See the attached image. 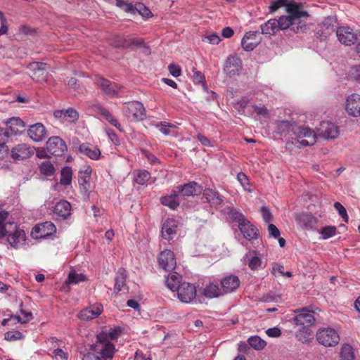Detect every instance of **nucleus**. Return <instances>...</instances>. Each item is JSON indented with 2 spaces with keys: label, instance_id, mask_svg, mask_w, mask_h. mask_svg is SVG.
<instances>
[{
  "label": "nucleus",
  "instance_id": "nucleus-64",
  "mask_svg": "<svg viewBox=\"0 0 360 360\" xmlns=\"http://www.w3.org/2000/svg\"><path fill=\"white\" fill-rule=\"evenodd\" d=\"M231 217L233 221L238 223V225L240 224L243 221L247 220L242 213L237 211H232L231 212Z\"/></svg>",
  "mask_w": 360,
  "mask_h": 360
},
{
  "label": "nucleus",
  "instance_id": "nucleus-32",
  "mask_svg": "<svg viewBox=\"0 0 360 360\" xmlns=\"http://www.w3.org/2000/svg\"><path fill=\"white\" fill-rule=\"evenodd\" d=\"M176 191H174L169 195L162 196L160 198V202L162 205L169 207L174 210L179 206V195Z\"/></svg>",
  "mask_w": 360,
  "mask_h": 360
},
{
  "label": "nucleus",
  "instance_id": "nucleus-57",
  "mask_svg": "<svg viewBox=\"0 0 360 360\" xmlns=\"http://www.w3.org/2000/svg\"><path fill=\"white\" fill-rule=\"evenodd\" d=\"M260 212L262 214V219L264 222L269 223L272 220L271 212H270L269 209L267 207H262L260 209Z\"/></svg>",
  "mask_w": 360,
  "mask_h": 360
},
{
  "label": "nucleus",
  "instance_id": "nucleus-28",
  "mask_svg": "<svg viewBox=\"0 0 360 360\" xmlns=\"http://www.w3.org/2000/svg\"><path fill=\"white\" fill-rule=\"evenodd\" d=\"M295 219L298 225L307 229H313L317 222L314 216L306 212L297 214Z\"/></svg>",
  "mask_w": 360,
  "mask_h": 360
},
{
  "label": "nucleus",
  "instance_id": "nucleus-53",
  "mask_svg": "<svg viewBox=\"0 0 360 360\" xmlns=\"http://www.w3.org/2000/svg\"><path fill=\"white\" fill-rule=\"evenodd\" d=\"M89 176H84L79 179V184L81 191L88 192L90 188Z\"/></svg>",
  "mask_w": 360,
  "mask_h": 360
},
{
  "label": "nucleus",
  "instance_id": "nucleus-35",
  "mask_svg": "<svg viewBox=\"0 0 360 360\" xmlns=\"http://www.w3.org/2000/svg\"><path fill=\"white\" fill-rule=\"evenodd\" d=\"M295 337L300 342H309L310 340L313 339V333L311 327L300 326L298 330L295 332Z\"/></svg>",
  "mask_w": 360,
  "mask_h": 360
},
{
  "label": "nucleus",
  "instance_id": "nucleus-37",
  "mask_svg": "<svg viewBox=\"0 0 360 360\" xmlns=\"http://www.w3.org/2000/svg\"><path fill=\"white\" fill-rule=\"evenodd\" d=\"M181 276L176 272L169 274L166 277V285L172 291H176L178 286L181 285Z\"/></svg>",
  "mask_w": 360,
  "mask_h": 360
},
{
  "label": "nucleus",
  "instance_id": "nucleus-21",
  "mask_svg": "<svg viewBox=\"0 0 360 360\" xmlns=\"http://www.w3.org/2000/svg\"><path fill=\"white\" fill-rule=\"evenodd\" d=\"M240 231L243 235L244 238L251 240L257 238L259 236V230L248 219L243 221L240 224L238 225Z\"/></svg>",
  "mask_w": 360,
  "mask_h": 360
},
{
  "label": "nucleus",
  "instance_id": "nucleus-54",
  "mask_svg": "<svg viewBox=\"0 0 360 360\" xmlns=\"http://www.w3.org/2000/svg\"><path fill=\"white\" fill-rule=\"evenodd\" d=\"M237 179L245 190L250 191L249 179L246 174L243 172L238 173L237 175Z\"/></svg>",
  "mask_w": 360,
  "mask_h": 360
},
{
  "label": "nucleus",
  "instance_id": "nucleus-13",
  "mask_svg": "<svg viewBox=\"0 0 360 360\" xmlns=\"http://www.w3.org/2000/svg\"><path fill=\"white\" fill-rule=\"evenodd\" d=\"M337 37L341 44L350 46L358 39V34L349 27H340L336 32Z\"/></svg>",
  "mask_w": 360,
  "mask_h": 360
},
{
  "label": "nucleus",
  "instance_id": "nucleus-55",
  "mask_svg": "<svg viewBox=\"0 0 360 360\" xmlns=\"http://www.w3.org/2000/svg\"><path fill=\"white\" fill-rule=\"evenodd\" d=\"M20 313L23 316V318H21L20 316H14L15 321L26 323L32 319V314L31 312H27L21 309Z\"/></svg>",
  "mask_w": 360,
  "mask_h": 360
},
{
  "label": "nucleus",
  "instance_id": "nucleus-44",
  "mask_svg": "<svg viewBox=\"0 0 360 360\" xmlns=\"http://www.w3.org/2000/svg\"><path fill=\"white\" fill-rule=\"evenodd\" d=\"M278 22V30H286L289 28L290 26L294 27L295 25L294 21L290 18L289 15H282L278 20H277Z\"/></svg>",
  "mask_w": 360,
  "mask_h": 360
},
{
  "label": "nucleus",
  "instance_id": "nucleus-63",
  "mask_svg": "<svg viewBox=\"0 0 360 360\" xmlns=\"http://www.w3.org/2000/svg\"><path fill=\"white\" fill-rule=\"evenodd\" d=\"M193 79L195 83L202 84L203 85L205 84V77L204 75L198 70H193Z\"/></svg>",
  "mask_w": 360,
  "mask_h": 360
},
{
  "label": "nucleus",
  "instance_id": "nucleus-10",
  "mask_svg": "<svg viewBox=\"0 0 360 360\" xmlns=\"http://www.w3.org/2000/svg\"><path fill=\"white\" fill-rule=\"evenodd\" d=\"M242 68V60L236 55H230L226 58L224 72L229 77H233L239 75V72Z\"/></svg>",
  "mask_w": 360,
  "mask_h": 360
},
{
  "label": "nucleus",
  "instance_id": "nucleus-25",
  "mask_svg": "<svg viewBox=\"0 0 360 360\" xmlns=\"http://www.w3.org/2000/svg\"><path fill=\"white\" fill-rule=\"evenodd\" d=\"M71 205L67 200H60L53 207V214L62 219H66L71 214Z\"/></svg>",
  "mask_w": 360,
  "mask_h": 360
},
{
  "label": "nucleus",
  "instance_id": "nucleus-2",
  "mask_svg": "<svg viewBox=\"0 0 360 360\" xmlns=\"http://www.w3.org/2000/svg\"><path fill=\"white\" fill-rule=\"evenodd\" d=\"M8 214L0 210V238L7 236V241L14 248H18L25 241V233L18 229L15 222L5 223Z\"/></svg>",
  "mask_w": 360,
  "mask_h": 360
},
{
  "label": "nucleus",
  "instance_id": "nucleus-62",
  "mask_svg": "<svg viewBox=\"0 0 360 360\" xmlns=\"http://www.w3.org/2000/svg\"><path fill=\"white\" fill-rule=\"evenodd\" d=\"M9 131L5 128H0V144L6 146V143L10 137Z\"/></svg>",
  "mask_w": 360,
  "mask_h": 360
},
{
  "label": "nucleus",
  "instance_id": "nucleus-17",
  "mask_svg": "<svg viewBox=\"0 0 360 360\" xmlns=\"http://www.w3.org/2000/svg\"><path fill=\"white\" fill-rule=\"evenodd\" d=\"M34 154V148L26 143L18 144L11 150V157L15 160H23Z\"/></svg>",
  "mask_w": 360,
  "mask_h": 360
},
{
  "label": "nucleus",
  "instance_id": "nucleus-46",
  "mask_svg": "<svg viewBox=\"0 0 360 360\" xmlns=\"http://www.w3.org/2000/svg\"><path fill=\"white\" fill-rule=\"evenodd\" d=\"M39 169L41 174L46 176L53 174L55 171L53 165L49 161L43 162L39 166Z\"/></svg>",
  "mask_w": 360,
  "mask_h": 360
},
{
  "label": "nucleus",
  "instance_id": "nucleus-29",
  "mask_svg": "<svg viewBox=\"0 0 360 360\" xmlns=\"http://www.w3.org/2000/svg\"><path fill=\"white\" fill-rule=\"evenodd\" d=\"M79 151L92 160H98L101 156L100 150L88 143H83L79 146Z\"/></svg>",
  "mask_w": 360,
  "mask_h": 360
},
{
  "label": "nucleus",
  "instance_id": "nucleus-36",
  "mask_svg": "<svg viewBox=\"0 0 360 360\" xmlns=\"http://www.w3.org/2000/svg\"><path fill=\"white\" fill-rule=\"evenodd\" d=\"M127 274L124 269H120L115 278V292L118 293L126 286Z\"/></svg>",
  "mask_w": 360,
  "mask_h": 360
},
{
  "label": "nucleus",
  "instance_id": "nucleus-7",
  "mask_svg": "<svg viewBox=\"0 0 360 360\" xmlns=\"http://www.w3.org/2000/svg\"><path fill=\"white\" fill-rule=\"evenodd\" d=\"M123 111L129 120L134 122L143 120L146 117V110L143 105L136 101L124 103Z\"/></svg>",
  "mask_w": 360,
  "mask_h": 360
},
{
  "label": "nucleus",
  "instance_id": "nucleus-31",
  "mask_svg": "<svg viewBox=\"0 0 360 360\" xmlns=\"http://www.w3.org/2000/svg\"><path fill=\"white\" fill-rule=\"evenodd\" d=\"M221 290V287H219L218 282H210L204 288L203 294L205 297L209 298L218 297L224 295Z\"/></svg>",
  "mask_w": 360,
  "mask_h": 360
},
{
  "label": "nucleus",
  "instance_id": "nucleus-8",
  "mask_svg": "<svg viewBox=\"0 0 360 360\" xmlns=\"http://www.w3.org/2000/svg\"><path fill=\"white\" fill-rule=\"evenodd\" d=\"M296 315L293 318V322L298 326L311 327L315 323L314 312L308 308H302L295 311Z\"/></svg>",
  "mask_w": 360,
  "mask_h": 360
},
{
  "label": "nucleus",
  "instance_id": "nucleus-59",
  "mask_svg": "<svg viewBox=\"0 0 360 360\" xmlns=\"http://www.w3.org/2000/svg\"><path fill=\"white\" fill-rule=\"evenodd\" d=\"M261 264V259L257 256H253L248 262L249 267L253 271L258 269Z\"/></svg>",
  "mask_w": 360,
  "mask_h": 360
},
{
  "label": "nucleus",
  "instance_id": "nucleus-30",
  "mask_svg": "<svg viewBox=\"0 0 360 360\" xmlns=\"http://www.w3.org/2000/svg\"><path fill=\"white\" fill-rule=\"evenodd\" d=\"M34 231L36 233H40L37 237L44 238L48 236H51L56 233V227L51 221L44 222L34 228Z\"/></svg>",
  "mask_w": 360,
  "mask_h": 360
},
{
  "label": "nucleus",
  "instance_id": "nucleus-1",
  "mask_svg": "<svg viewBox=\"0 0 360 360\" xmlns=\"http://www.w3.org/2000/svg\"><path fill=\"white\" fill-rule=\"evenodd\" d=\"M120 327L105 330L96 336V341L91 346V352L84 355L82 360H112L117 349L115 342L121 335Z\"/></svg>",
  "mask_w": 360,
  "mask_h": 360
},
{
  "label": "nucleus",
  "instance_id": "nucleus-61",
  "mask_svg": "<svg viewBox=\"0 0 360 360\" xmlns=\"http://www.w3.org/2000/svg\"><path fill=\"white\" fill-rule=\"evenodd\" d=\"M252 108L254 111L258 115H262L264 117H267L269 116V110L264 105H252Z\"/></svg>",
  "mask_w": 360,
  "mask_h": 360
},
{
  "label": "nucleus",
  "instance_id": "nucleus-39",
  "mask_svg": "<svg viewBox=\"0 0 360 360\" xmlns=\"http://www.w3.org/2000/svg\"><path fill=\"white\" fill-rule=\"evenodd\" d=\"M297 127V125L295 124V122H291L288 120H281L277 123V128L281 134L285 135L288 134L290 135L291 133H293V128Z\"/></svg>",
  "mask_w": 360,
  "mask_h": 360
},
{
  "label": "nucleus",
  "instance_id": "nucleus-38",
  "mask_svg": "<svg viewBox=\"0 0 360 360\" xmlns=\"http://www.w3.org/2000/svg\"><path fill=\"white\" fill-rule=\"evenodd\" d=\"M134 181L139 185H144L150 179V173L146 169H136L133 172Z\"/></svg>",
  "mask_w": 360,
  "mask_h": 360
},
{
  "label": "nucleus",
  "instance_id": "nucleus-50",
  "mask_svg": "<svg viewBox=\"0 0 360 360\" xmlns=\"http://www.w3.org/2000/svg\"><path fill=\"white\" fill-rule=\"evenodd\" d=\"M64 118H69L70 122H75L79 119V113L74 108H69L64 110Z\"/></svg>",
  "mask_w": 360,
  "mask_h": 360
},
{
  "label": "nucleus",
  "instance_id": "nucleus-6",
  "mask_svg": "<svg viewBox=\"0 0 360 360\" xmlns=\"http://www.w3.org/2000/svg\"><path fill=\"white\" fill-rule=\"evenodd\" d=\"M318 342L325 347H335L340 342L338 333L332 328H321L316 333Z\"/></svg>",
  "mask_w": 360,
  "mask_h": 360
},
{
  "label": "nucleus",
  "instance_id": "nucleus-24",
  "mask_svg": "<svg viewBox=\"0 0 360 360\" xmlns=\"http://www.w3.org/2000/svg\"><path fill=\"white\" fill-rule=\"evenodd\" d=\"M202 191V186L195 181L189 182L183 186H179L176 187V191L178 193H182L184 196L197 195L200 194Z\"/></svg>",
  "mask_w": 360,
  "mask_h": 360
},
{
  "label": "nucleus",
  "instance_id": "nucleus-27",
  "mask_svg": "<svg viewBox=\"0 0 360 360\" xmlns=\"http://www.w3.org/2000/svg\"><path fill=\"white\" fill-rule=\"evenodd\" d=\"M6 129L10 136L16 135L25 130V123L19 117H11L6 122Z\"/></svg>",
  "mask_w": 360,
  "mask_h": 360
},
{
  "label": "nucleus",
  "instance_id": "nucleus-40",
  "mask_svg": "<svg viewBox=\"0 0 360 360\" xmlns=\"http://www.w3.org/2000/svg\"><path fill=\"white\" fill-rule=\"evenodd\" d=\"M85 279V276L83 274H78L75 269H72L68 274L65 283L76 285L84 281Z\"/></svg>",
  "mask_w": 360,
  "mask_h": 360
},
{
  "label": "nucleus",
  "instance_id": "nucleus-52",
  "mask_svg": "<svg viewBox=\"0 0 360 360\" xmlns=\"http://www.w3.org/2000/svg\"><path fill=\"white\" fill-rule=\"evenodd\" d=\"M334 207L338 212L340 216L343 219L344 221L347 222L349 217L345 207L340 202H336L334 204Z\"/></svg>",
  "mask_w": 360,
  "mask_h": 360
},
{
  "label": "nucleus",
  "instance_id": "nucleus-23",
  "mask_svg": "<svg viewBox=\"0 0 360 360\" xmlns=\"http://www.w3.org/2000/svg\"><path fill=\"white\" fill-rule=\"evenodd\" d=\"M93 110L101 115L106 121L110 122L112 126L121 130V125L119 123L118 120L114 117V116L110 112V111L104 108L99 103H96L92 105Z\"/></svg>",
  "mask_w": 360,
  "mask_h": 360
},
{
  "label": "nucleus",
  "instance_id": "nucleus-42",
  "mask_svg": "<svg viewBox=\"0 0 360 360\" xmlns=\"http://www.w3.org/2000/svg\"><path fill=\"white\" fill-rule=\"evenodd\" d=\"M133 46H136L139 48L143 49V52L148 55L150 53V49L149 46L145 44L144 40L142 38L139 37H131L130 38V48Z\"/></svg>",
  "mask_w": 360,
  "mask_h": 360
},
{
  "label": "nucleus",
  "instance_id": "nucleus-48",
  "mask_svg": "<svg viewBox=\"0 0 360 360\" xmlns=\"http://www.w3.org/2000/svg\"><path fill=\"white\" fill-rule=\"evenodd\" d=\"M158 127L159 131L165 136L171 134L173 130L176 128L174 124H169L167 122H161Z\"/></svg>",
  "mask_w": 360,
  "mask_h": 360
},
{
  "label": "nucleus",
  "instance_id": "nucleus-49",
  "mask_svg": "<svg viewBox=\"0 0 360 360\" xmlns=\"http://www.w3.org/2000/svg\"><path fill=\"white\" fill-rule=\"evenodd\" d=\"M25 338L23 334L18 330L15 331H8L4 334L5 340L8 341H15L18 340H22Z\"/></svg>",
  "mask_w": 360,
  "mask_h": 360
},
{
  "label": "nucleus",
  "instance_id": "nucleus-34",
  "mask_svg": "<svg viewBox=\"0 0 360 360\" xmlns=\"http://www.w3.org/2000/svg\"><path fill=\"white\" fill-rule=\"evenodd\" d=\"M260 34L269 36L274 35L276 32L278 30L277 20H269L268 21L260 25Z\"/></svg>",
  "mask_w": 360,
  "mask_h": 360
},
{
  "label": "nucleus",
  "instance_id": "nucleus-14",
  "mask_svg": "<svg viewBox=\"0 0 360 360\" xmlns=\"http://www.w3.org/2000/svg\"><path fill=\"white\" fill-rule=\"evenodd\" d=\"M176 290L179 299L185 303L190 302L196 295L195 287L186 282L181 283Z\"/></svg>",
  "mask_w": 360,
  "mask_h": 360
},
{
  "label": "nucleus",
  "instance_id": "nucleus-33",
  "mask_svg": "<svg viewBox=\"0 0 360 360\" xmlns=\"http://www.w3.org/2000/svg\"><path fill=\"white\" fill-rule=\"evenodd\" d=\"M203 196L207 202L213 205H219L224 202V197L218 191L212 188H206L203 191Z\"/></svg>",
  "mask_w": 360,
  "mask_h": 360
},
{
  "label": "nucleus",
  "instance_id": "nucleus-41",
  "mask_svg": "<svg viewBox=\"0 0 360 360\" xmlns=\"http://www.w3.org/2000/svg\"><path fill=\"white\" fill-rule=\"evenodd\" d=\"M72 179V170L70 167H65L60 172V183L63 186H69L71 184Z\"/></svg>",
  "mask_w": 360,
  "mask_h": 360
},
{
  "label": "nucleus",
  "instance_id": "nucleus-47",
  "mask_svg": "<svg viewBox=\"0 0 360 360\" xmlns=\"http://www.w3.org/2000/svg\"><path fill=\"white\" fill-rule=\"evenodd\" d=\"M336 232L337 229L335 226H326L321 229L320 233L321 234L322 238L326 240L334 236L336 234Z\"/></svg>",
  "mask_w": 360,
  "mask_h": 360
},
{
  "label": "nucleus",
  "instance_id": "nucleus-45",
  "mask_svg": "<svg viewBox=\"0 0 360 360\" xmlns=\"http://www.w3.org/2000/svg\"><path fill=\"white\" fill-rule=\"evenodd\" d=\"M248 344L255 349L259 350L266 346V342L259 336H251L248 339Z\"/></svg>",
  "mask_w": 360,
  "mask_h": 360
},
{
  "label": "nucleus",
  "instance_id": "nucleus-43",
  "mask_svg": "<svg viewBox=\"0 0 360 360\" xmlns=\"http://www.w3.org/2000/svg\"><path fill=\"white\" fill-rule=\"evenodd\" d=\"M341 360H354V354L353 348L348 344L343 345L340 352Z\"/></svg>",
  "mask_w": 360,
  "mask_h": 360
},
{
  "label": "nucleus",
  "instance_id": "nucleus-9",
  "mask_svg": "<svg viewBox=\"0 0 360 360\" xmlns=\"http://www.w3.org/2000/svg\"><path fill=\"white\" fill-rule=\"evenodd\" d=\"M47 151L55 156H61L67 150L65 142L59 136H51L46 142Z\"/></svg>",
  "mask_w": 360,
  "mask_h": 360
},
{
  "label": "nucleus",
  "instance_id": "nucleus-58",
  "mask_svg": "<svg viewBox=\"0 0 360 360\" xmlns=\"http://www.w3.org/2000/svg\"><path fill=\"white\" fill-rule=\"evenodd\" d=\"M52 356L56 360H67L68 354L61 349L57 348L52 352Z\"/></svg>",
  "mask_w": 360,
  "mask_h": 360
},
{
  "label": "nucleus",
  "instance_id": "nucleus-20",
  "mask_svg": "<svg viewBox=\"0 0 360 360\" xmlns=\"http://www.w3.org/2000/svg\"><path fill=\"white\" fill-rule=\"evenodd\" d=\"M346 110L353 117L360 116V96L353 94L347 98Z\"/></svg>",
  "mask_w": 360,
  "mask_h": 360
},
{
  "label": "nucleus",
  "instance_id": "nucleus-12",
  "mask_svg": "<svg viewBox=\"0 0 360 360\" xmlns=\"http://www.w3.org/2000/svg\"><path fill=\"white\" fill-rule=\"evenodd\" d=\"M47 68L48 65L44 63L34 62L31 63L29 69L32 72L31 77L32 79L37 82H46L49 75Z\"/></svg>",
  "mask_w": 360,
  "mask_h": 360
},
{
  "label": "nucleus",
  "instance_id": "nucleus-5",
  "mask_svg": "<svg viewBox=\"0 0 360 360\" xmlns=\"http://www.w3.org/2000/svg\"><path fill=\"white\" fill-rule=\"evenodd\" d=\"M94 81L96 86L101 90L105 96L109 98L118 97L119 94L123 88L122 85L111 82L99 75L95 76Z\"/></svg>",
  "mask_w": 360,
  "mask_h": 360
},
{
  "label": "nucleus",
  "instance_id": "nucleus-11",
  "mask_svg": "<svg viewBox=\"0 0 360 360\" xmlns=\"http://www.w3.org/2000/svg\"><path fill=\"white\" fill-rule=\"evenodd\" d=\"M319 135L325 139H335L340 134V129L335 123L328 121L321 122L318 129Z\"/></svg>",
  "mask_w": 360,
  "mask_h": 360
},
{
  "label": "nucleus",
  "instance_id": "nucleus-56",
  "mask_svg": "<svg viewBox=\"0 0 360 360\" xmlns=\"http://www.w3.org/2000/svg\"><path fill=\"white\" fill-rule=\"evenodd\" d=\"M249 100L246 97L241 98L236 104V108L240 114L244 113L245 109L248 106Z\"/></svg>",
  "mask_w": 360,
  "mask_h": 360
},
{
  "label": "nucleus",
  "instance_id": "nucleus-18",
  "mask_svg": "<svg viewBox=\"0 0 360 360\" xmlns=\"http://www.w3.org/2000/svg\"><path fill=\"white\" fill-rule=\"evenodd\" d=\"M27 135L34 142H41L47 136V131L41 123H36L30 125L27 129Z\"/></svg>",
  "mask_w": 360,
  "mask_h": 360
},
{
  "label": "nucleus",
  "instance_id": "nucleus-4",
  "mask_svg": "<svg viewBox=\"0 0 360 360\" xmlns=\"http://www.w3.org/2000/svg\"><path fill=\"white\" fill-rule=\"evenodd\" d=\"M286 11L295 24H297L296 27H291L290 30L295 32H304L307 30V25L304 23L302 24L300 19L309 17V14L303 10L302 4L295 1L289 2L286 5Z\"/></svg>",
  "mask_w": 360,
  "mask_h": 360
},
{
  "label": "nucleus",
  "instance_id": "nucleus-22",
  "mask_svg": "<svg viewBox=\"0 0 360 360\" xmlns=\"http://www.w3.org/2000/svg\"><path fill=\"white\" fill-rule=\"evenodd\" d=\"M177 231V222L172 218L167 219L162 226V236L166 240L172 239Z\"/></svg>",
  "mask_w": 360,
  "mask_h": 360
},
{
  "label": "nucleus",
  "instance_id": "nucleus-3",
  "mask_svg": "<svg viewBox=\"0 0 360 360\" xmlns=\"http://www.w3.org/2000/svg\"><path fill=\"white\" fill-rule=\"evenodd\" d=\"M293 129V133L290 134V141L285 143L286 148L292 150L293 146L300 148L313 146L316 142V133L309 127L297 126Z\"/></svg>",
  "mask_w": 360,
  "mask_h": 360
},
{
  "label": "nucleus",
  "instance_id": "nucleus-19",
  "mask_svg": "<svg viewBox=\"0 0 360 360\" xmlns=\"http://www.w3.org/2000/svg\"><path fill=\"white\" fill-rule=\"evenodd\" d=\"M221 290L224 295L231 293L238 289L240 284V281L237 276L231 274L224 276L220 281Z\"/></svg>",
  "mask_w": 360,
  "mask_h": 360
},
{
  "label": "nucleus",
  "instance_id": "nucleus-15",
  "mask_svg": "<svg viewBox=\"0 0 360 360\" xmlns=\"http://www.w3.org/2000/svg\"><path fill=\"white\" fill-rule=\"evenodd\" d=\"M259 31L247 32L241 40L242 48L246 51H252L261 42Z\"/></svg>",
  "mask_w": 360,
  "mask_h": 360
},
{
  "label": "nucleus",
  "instance_id": "nucleus-16",
  "mask_svg": "<svg viewBox=\"0 0 360 360\" xmlns=\"http://www.w3.org/2000/svg\"><path fill=\"white\" fill-rule=\"evenodd\" d=\"M158 262L160 267L167 271L174 270L176 265L174 254L169 250H165L160 253Z\"/></svg>",
  "mask_w": 360,
  "mask_h": 360
},
{
  "label": "nucleus",
  "instance_id": "nucleus-26",
  "mask_svg": "<svg viewBox=\"0 0 360 360\" xmlns=\"http://www.w3.org/2000/svg\"><path fill=\"white\" fill-rule=\"evenodd\" d=\"M103 311L101 304L93 305L82 309L79 314L81 320L89 321L98 317Z\"/></svg>",
  "mask_w": 360,
  "mask_h": 360
},
{
  "label": "nucleus",
  "instance_id": "nucleus-60",
  "mask_svg": "<svg viewBox=\"0 0 360 360\" xmlns=\"http://www.w3.org/2000/svg\"><path fill=\"white\" fill-rule=\"evenodd\" d=\"M349 76L355 81L360 82V65L351 68L349 70Z\"/></svg>",
  "mask_w": 360,
  "mask_h": 360
},
{
  "label": "nucleus",
  "instance_id": "nucleus-51",
  "mask_svg": "<svg viewBox=\"0 0 360 360\" xmlns=\"http://www.w3.org/2000/svg\"><path fill=\"white\" fill-rule=\"evenodd\" d=\"M288 4V0H276L269 6V12L274 13L283 6L286 8Z\"/></svg>",
  "mask_w": 360,
  "mask_h": 360
}]
</instances>
